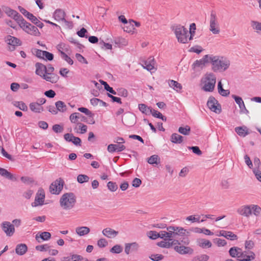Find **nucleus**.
<instances>
[{
  "label": "nucleus",
  "mask_w": 261,
  "mask_h": 261,
  "mask_svg": "<svg viewBox=\"0 0 261 261\" xmlns=\"http://www.w3.org/2000/svg\"><path fill=\"white\" fill-rule=\"evenodd\" d=\"M44 53L45 51L38 49H35L34 50V54L39 58L44 59Z\"/></svg>",
  "instance_id": "5fc2aeb1"
},
{
  "label": "nucleus",
  "mask_w": 261,
  "mask_h": 261,
  "mask_svg": "<svg viewBox=\"0 0 261 261\" xmlns=\"http://www.w3.org/2000/svg\"><path fill=\"white\" fill-rule=\"evenodd\" d=\"M30 110L36 113H40L43 111L44 109L42 106L38 105L37 102H31L29 105Z\"/></svg>",
  "instance_id": "393cba45"
},
{
  "label": "nucleus",
  "mask_w": 261,
  "mask_h": 261,
  "mask_svg": "<svg viewBox=\"0 0 261 261\" xmlns=\"http://www.w3.org/2000/svg\"><path fill=\"white\" fill-rule=\"evenodd\" d=\"M2 229L8 236H12L15 232L14 225L8 221L4 222L2 224Z\"/></svg>",
  "instance_id": "ddd939ff"
},
{
  "label": "nucleus",
  "mask_w": 261,
  "mask_h": 261,
  "mask_svg": "<svg viewBox=\"0 0 261 261\" xmlns=\"http://www.w3.org/2000/svg\"><path fill=\"white\" fill-rule=\"evenodd\" d=\"M251 214L253 213L255 216H258L261 215V208L257 205L251 204Z\"/></svg>",
  "instance_id": "a19ab883"
},
{
  "label": "nucleus",
  "mask_w": 261,
  "mask_h": 261,
  "mask_svg": "<svg viewBox=\"0 0 261 261\" xmlns=\"http://www.w3.org/2000/svg\"><path fill=\"white\" fill-rule=\"evenodd\" d=\"M66 14L65 12L61 9L56 10L54 14V18L58 21H62L65 19Z\"/></svg>",
  "instance_id": "b1692460"
},
{
  "label": "nucleus",
  "mask_w": 261,
  "mask_h": 261,
  "mask_svg": "<svg viewBox=\"0 0 261 261\" xmlns=\"http://www.w3.org/2000/svg\"><path fill=\"white\" fill-rule=\"evenodd\" d=\"M224 237L226 239L231 241L237 240L238 239V236L230 231H226V233L224 236Z\"/></svg>",
  "instance_id": "37998d69"
},
{
  "label": "nucleus",
  "mask_w": 261,
  "mask_h": 261,
  "mask_svg": "<svg viewBox=\"0 0 261 261\" xmlns=\"http://www.w3.org/2000/svg\"><path fill=\"white\" fill-rule=\"evenodd\" d=\"M191 131V128L188 125H186L185 127H179L178 128V132L184 135H189Z\"/></svg>",
  "instance_id": "79ce46f5"
},
{
  "label": "nucleus",
  "mask_w": 261,
  "mask_h": 261,
  "mask_svg": "<svg viewBox=\"0 0 261 261\" xmlns=\"http://www.w3.org/2000/svg\"><path fill=\"white\" fill-rule=\"evenodd\" d=\"M90 228L87 226L77 227L75 228V232L79 236H84L90 232Z\"/></svg>",
  "instance_id": "cd10ccee"
},
{
  "label": "nucleus",
  "mask_w": 261,
  "mask_h": 261,
  "mask_svg": "<svg viewBox=\"0 0 261 261\" xmlns=\"http://www.w3.org/2000/svg\"><path fill=\"white\" fill-rule=\"evenodd\" d=\"M81 119V121H85V117L82 116V115L79 113H72L69 116V119L71 123L79 124V119Z\"/></svg>",
  "instance_id": "aec40b11"
},
{
  "label": "nucleus",
  "mask_w": 261,
  "mask_h": 261,
  "mask_svg": "<svg viewBox=\"0 0 261 261\" xmlns=\"http://www.w3.org/2000/svg\"><path fill=\"white\" fill-rule=\"evenodd\" d=\"M122 251V247L120 245H114L110 250L113 253H120Z\"/></svg>",
  "instance_id": "de8ad7c7"
},
{
  "label": "nucleus",
  "mask_w": 261,
  "mask_h": 261,
  "mask_svg": "<svg viewBox=\"0 0 261 261\" xmlns=\"http://www.w3.org/2000/svg\"><path fill=\"white\" fill-rule=\"evenodd\" d=\"M49 248V246L47 245H38L36 246L35 248L37 250L40 251H46L48 248Z\"/></svg>",
  "instance_id": "0e129e2a"
},
{
  "label": "nucleus",
  "mask_w": 261,
  "mask_h": 261,
  "mask_svg": "<svg viewBox=\"0 0 261 261\" xmlns=\"http://www.w3.org/2000/svg\"><path fill=\"white\" fill-rule=\"evenodd\" d=\"M155 61L154 58L152 57H149L147 61L144 62L143 67L148 71H151L154 69Z\"/></svg>",
  "instance_id": "4be33fe9"
},
{
  "label": "nucleus",
  "mask_w": 261,
  "mask_h": 261,
  "mask_svg": "<svg viewBox=\"0 0 261 261\" xmlns=\"http://www.w3.org/2000/svg\"><path fill=\"white\" fill-rule=\"evenodd\" d=\"M171 141L176 144H180L183 141V137L176 133L173 134L171 136Z\"/></svg>",
  "instance_id": "2f4dec72"
},
{
  "label": "nucleus",
  "mask_w": 261,
  "mask_h": 261,
  "mask_svg": "<svg viewBox=\"0 0 261 261\" xmlns=\"http://www.w3.org/2000/svg\"><path fill=\"white\" fill-rule=\"evenodd\" d=\"M78 110L80 111L81 112L85 113L87 116L92 117L93 116V114L88 109L84 107L79 108L78 109Z\"/></svg>",
  "instance_id": "4d7b16f0"
},
{
  "label": "nucleus",
  "mask_w": 261,
  "mask_h": 261,
  "mask_svg": "<svg viewBox=\"0 0 261 261\" xmlns=\"http://www.w3.org/2000/svg\"><path fill=\"white\" fill-rule=\"evenodd\" d=\"M20 179L23 183L27 185H30L34 182L32 178L28 176H22Z\"/></svg>",
  "instance_id": "8fccbe9b"
},
{
  "label": "nucleus",
  "mask_w": 261,
  "mask_h": 261,
  "mask_svg": "<svg viewBox=\"0 0 261 261\" xmlns=\"http://www.w3.org/2000/svg\"><path fill=\"white\" fill-rule=\"evenodd\" d=\"M0 175L13 181L16 180V178L4 168H0Z\"/></svg>",
  "instance_id": "c85d7f7f"
},
{
  "label": "nucleus",
  "mask_w": 261,
  "mask_h": 261,
  "mask_svg": "<svg viewBox=\"0 0 261 261\" xmlns=\"http://www.w3.org/2000/svg\"><path fill=\"white\" fill-rule=\"evenodd\" d=\"M216 83V75L212 72H207L201 80V89L205 92H212L215 89Z\"/></svg>",
  "instance_id": "7ed1b4c3"
},
{
  "label": "nucleus",
  "mask_w": 261,
  "mask_h": 261,
  "mask_svg": "<svg viewBox=\"0 0 261 261\" xmlns=\"http://www.w3.org/2000/svg\"><path fill=\"white\" fill-rule=\"evenodd\" d=\"M251 26L254 30L257 32L261 31V22L256 21H252L251 22Z\"/></svg>",
  "instance_id": "864d4df0"
},
{
  "label": "nucleus",
  "mask_w": 261,
  "mask_h": 261,
  "mask_svg": "<svg viewBox=\"0 0 261 261\" xmlns=\"http://www.w3.org/2000/svg\"><path fill=\"white\" fill-rule=\"evenodd\" d=\"M97 245L100 248H104L108 245V242L106 239L101 238L98 240Z\"/></svg>",
  "instance_id": "09e8293b"
},
{
  "label": "nucleus",
  "mask_w": 261,
  "mask_h": 261,
  "mask_svg": "<svg viewBox=\"0 0 261 261\" xmlns=\"http://www.w3.org/2000/svg\"><path fill=\"white\" fill-rule=\"evenodd\" d=\"M238 213L246 217H249L251 215V205H244L240 207L238 211Z\"/></svg>",
  "instance_id": "f3484780"
},
{
  "label": "nucleus",
  "mask_w": 261,
  "mask_h": 261,
  "mask_svg": "<svg viewBox=\"0 0 261 261\" xmlns=\"http://www.w3.org/2000/svg\"><path fill=\"white\" fill-rule=\"evenodd\" d=\"M76 202L75 197H61L59 203L61 207L66 211L70 210L73 207Z\"/></svg>",
  "instance_id": "39448f33"
},
{
  "label": "nucleus",
  "mask_w": 261,
  "mask_h": 261,
  "mask_svg": "<svg viewBox=\"0 0 261 261\" xmlns=\"http://www.w3.org/2000/svg\"><path fill=\"white\" fill-rule=\"evenodd\" d=\"M178 41L181 43H187L189 41L188 30L184 26L178 25L173 29Z\"/></svg>",
  "instance_id": "20e7f679"
},
{
  "label": "nucleus",
  "mask_w": 261,
  "mask_h": 261,
  "mask_svg": "<svg viewBox=\"0 0 261 261\" xmlns=\"http://www.w3.org/2000/svg\"><path fill=\"white\" fill-rule=\"evenodd\" d=\"M179 236H189V231L181 227L170 226L167 227V231L159 232V238L165 240L172 241Z\"/></svg>",
  "instance_id": "f257e3e1"
},
{
  "label": "nucleus",
  "mask_w": 261,
  "mask_h": 261,
  "mask_svg": "<svg viewBox=\"0 0 261 261\" xmlns=\"http://www.w3.org/2000/svg\"><path fill=\"white\" fill-rule=\"evenodd\" d=\"M5 12L8 16L12 18H13L14 16H15V14L17 13V12L16 11L10 8H6Z\"/></svg>",
  "instance_id": "052dcab7"
},
{
  "label": "nucleus",
  "mask_w": 261,
  "mask_h": 261,
  "mask_svg": "<svg viewBox=\"0 0 261 261\" xmlns=\"http://www.w3.org/2000/svg\"><path fill=\"white\" fill-rule=\"evenodd\" d=\"M107 186L108 189L111 191H115L118 189L117 184L112 181L108 182Z\"/></svg>",
  "instance_id": "13d9d810"
},
{
  "label": "nucleus",
  "mask_w": 261,
  "mask_h": 261,
  "mask_svg": "<svg viewBox=\"0 0 261 261\" xmlns=\"http://www.w3.org/2000/svg\"><path fill=\"white\" fill-rule=\"evenodd\" d=\"M89 180V176L85 174H80L77 177V180L80 184L88 182Z\"/></svg>",
  "instance_id": "c03bdc74"
},
{
  "label": "nucleus",
  "mask_w": 261,
  "mask_h": 261,
  "mask_svg": "<svg viewBox=\"0 0 261 261\" xmlns=\"http://www.w3.org/2000/svg\"><path fill=\"white\" fill-rule=\"evenodd\" d=\"M75 57L77 59V60L81 63H84L86 64H88L87 60L81 54H76Z\"/></svg>",
  "instance_id": "e2e57ef3"
},
{
  "label": "nucleus",
  "mask_w": 261,
  "mask_h": 261,
  "mask_svg": "<svg viewBox=\"0 0 261 261\" xmlns=\"http://www.w3.org/2000/svg\"><path fill=\"white\" fill-rule=\"evenodd\" d=\"M190 31H189V34L190 35L189 37V40H191L193 39V37L195 34V31L196 30V25L195 23H192L190 27Z\"/></svg>",
  "instance_id": "6e6d98bb"
},
{
  "label": "nucleus",
  "mask_w": 261,
  "mask_h": 261,
  "mask_svg": "<svg viewBox=\"0 0 261 261\" xmlns=\"http://www.w3.org/2000/svg\"><path fill=\"white\" fill-rule=\"evenodd\" d=\"M102 233L109 239H114L118 236L119 232L110 227H107L102 230Z\"/></svg>",
  "instance_id": "dca6fc26"
},
{
  "label": "nucleus",
  "mask_w": 261,
  "mask_h": 261,
  "mask_svg": "<svg viewBox=\"0 0 261 261\" xmlns=\"http://www.w3.org/2000/svg\"><path fill=\"white\" fill-rule=\"evenodd\" d=\"M21 29L27 33L35 36H39L40 34L37 28L31 23L26 22L25 24L22 27Z\"/></svg>",
  "instance_id": "9b49d317"
},
{
  "label": "nucleus",
  "mask_w": 261,
  "mask_h": 261,
  "mask_svg": "<svg viewBox=\"0 0 261 261\" xmlns=\"http://www.w3.org/2000/svg\"><path fill=\"white\" fill-rule=\"evenodd\" d=\"M232 97L234 99L236 102L239 105L240 112L243 114H248V110L246 109L244 102L241 97L232 95Z\"/></svg>",
  "instance_id": "4468645a"
},
{
  "label": "nucleus",
  "mask_w": 261,
  "mask_h": 261,
  "mask_svg": "<svg viewBox=\"0 0 261 261\" xmlns=\"http://www.w3.org/2000/svg\"><path fill=\"white\" fill-rule=\"evenodd\" d=\"M28 250V247L25 244H18L15 248L16 253L19 255L24 254Z\"/></svg>",
  "instance_id": "a878e982"
},
{
  "label": "nucleus",
  "mask_w": 261,
  "mask_h": 261,
  "mask_svg": "<svg viewBox=\"0 0 261 261\" xmlns=\"http://www.w3.org/2000/svg\"><path fill=\"white\" fill-rule=\"evenodd\" d=\"M168 85L173 90L177 92H181L182 89L181 85L177 82L174 80H169Z\"/></svg>",
  "instance_id": "bb28decb"
},
{
  "label": "nucleus",
  "mask_w": 261,
  "mask_h": 261,
  "mask_svg": "<svg viewBox=\"0 0 261 261\" xmlns=\"http://www.w3.org/2000/svg\"><path fill=\"white\" fill-rule=\"evenodd\" d=\"M61 57L70 65L73 64V62L72 60L69 57H68L64 52H61Z\"/></svg>",
  "instance_id": "bf43d9fd"
},
{
  "label": "nucleus",
  "mask_w": 261,
  "mask_h": 261,
  "mask_svg": "<svg viewBox=\"0 0 261 261\" xmlns=\"http://www.w3.org/2000/svg\"><path fill=\"white\" fill-rule=\"evenodd\" d=\"M212 69L214 72H223L230 66V61L227 58L211 55Z\"/></svg>",
  "instance_id": "f03ea898"
},
{
  "label": "nucleus",
  "mask_w": 261,
  "mask_h": 261,
  "mask_svg": "<svg viewBox=\"0 0 261 261\" xmlns=\"http://www.w3.org/2000/svg\"><path fill=\"white\" fill-rule=\"evenodd\" d=\"M122 122L126 126H133L136 123V116L132 113L127 112L123 116Z\"/></svg>",
  "instance_id": "9d476101"
},
{
  "label": "nucleus",
  "mask_w": 261,
  "mask_h": 261,
  "mask_svg": "<svg viewBox=\"0 0 261 261\" xmlns=\"http://www.w3.org/2000/svg\"><path fill=\"white\" fill-rule=\"evenodd\" d=\"M218 93L223 96H227L229 95L230 92L228 90H225L223 88L221 81H219L218 83Z\"/></svg>",
  "instance_id": "72a5a7b5"
},
{
  "label": "nucleus",
  "mask_w": 261,
  "mask_h": 261,
  "mask_svg": "<svg viewBox=\"0 0 261 261\" xmlns=\"http://www.w3.org/2000/svg\"><path fill=\"white\" fill-rule=\"evenodd\" d=\"M175 250L181 254H192L193 252V250L189 247H186L184 246H176L174 247Z\"/></svg>",
  "instance_id": "a211bd4d"
},
{
  "label": "nucleus",
  "mask_w": 261,
  "mask_h": 261,
  "mask_svg": "<svg viewBox=\"0 0 261 261\" xmlns=\"http://www.w3.org/2000/svg\"><path fill=\"white\" fill-rule=\"evenodd\" d=\"M64 181L59 178L54 181L49 186V192L51 194L58 195L63 189Z\"/></svg>",
  "instance_id": "423d86ee"
},
{
  "label": "nucleus",
  "mask_w": 261,
  "mask_h": 261,
  "mask_svg": "<svg viewBox=\"0 0 261 261\" xmlns=\"http://www.w3.org/2000/svg\"><path fill=\"white\" fill-rule=\"evenodd\" d=\"M6 41L9 45H11V47H9V50L11 51H13L15 46L21 44V42L19 39L10 35L7 37Z\"/></svg>",
  "instance_id": "f8f14e48"
},
{
  "label": "nucleus",
  "mask_w": 261,
  "mask_h": 261,
  "mask_svg": "<svg viewBox=\"0 0 261 261\" xmlns=\"http://www.w3.org/2000/svg\"><path fill=\"white\" fill-rule=\"evenodd\" d=\"M147 236L151 239L155 240L159 238V232L155 231H149L147 233Z\"/></svg>",
  "instance_id": "3c124183"
},
{
  "label": "nucleus",
  "mask_w": 261,
  "mask_h": 261,
  "mask_svg": "<svg viewBox=\"0 0 261 261\" xmlns=\"http://www.w3.org/2000/svg\"><path fill=\"white\" fill-rule=\"evenodd\" d=\"M160 158H159L158 155H152L149 158H148L147 162L149 164L153 165L154 164H158V163L160 162Z\"/></svg>",
  "instance_id": "ea45409f"
},
{
  "label": "nucleus",
  "mask_w": 261,
  "mask_h": 261,
  "mask_svg": "<svg viewBox=\"0 0 261 261\" xmlns=\"http://www.w3.org/2000/svg\"><path fill=\"white\" fill-rule=\"evenodd\" d=\"M42 77L46 81L51 83H56L59 79V77L53 73H46Z\"/></svg>",
  "instance_id": "6ab92c4d"
},
{
  "label": "nucleus",
  "mask_w": 261,
  "mask_h": 261,
  "mask_svg": "<svg viewBox=\"0 0 261 261\" xmlns=\"http://www.w3.org/2000/svg\"><path fill=\"white\" fill-rule=\"evenodd\" d=\"M139 247V244L136 242L126 243L125 244L124 252L126 254H129L133 252L137 251Z\"/></svg>",
  "instance_id": "2eb2a0df"
},
{
  "label": "nucleus",
  "mask_w": 261,
  "mask_h": 261,
  "mask_svg": "<svg viewBox=\"0 0 261 261\" xmlns=\"http://www.w3.org/2000/svg\"><path fill=\"white\" fill-rule=\"evenodd\" d=\"M210 30L213 34H218L220 32L217 16L215 13H211L210 16Z\"/></svg>",
  "instance_id": "6e6552de"
},
{
  "label": "nucleus",
  "mask_w": 261,
  "mask_h": 261,
  "mask_svg": "<svg viewBox=\"0 0 261 261\" xmlns=\"http://www.w3.org/2000/svg\"><path fill=\"white\" fill-rule=\"evenodd\" d=\"M198 245L202 248H210L212 246V243L207 240L201 239L198 241Z\"/></svg>",
  "instance_id": "4c0bfd02"
},
{
  "label": "nucleus",
  "mask_w": 261,
  "mask_h": 261,
  "mask_svg": "<svg viewBox=\"0 0 261 261\" xmlns=\"http://www.w3.org/2000/svg\"><path fill=\"white\" fill-rule=\"evenodd\" d=\"M208 108L213 112L219 114L221 112V106L216 98L211 96L208 98L207 102Z\"/></svg>",
  "instance_id": "0eeeda50"
},
{
  "label": "nucleus",
  "mask_w": 261,
  "mask_h": 261,
  "mask_svg": "<svg viewBox=\"0 0 261 261\" xmlns=\"http://www.w3.org/2000/svg\"><path fill=\"white\" fill-rule=\"evenodd\" d=\"M18 24L19 27L21 28L27 22L22 17L21 15H20L18 12L14 16L13 18Z\"/></svg>",
  "instance_id": "c9c22d12"
},
{
  "label": "nucleus",
  "mask_w": 261,
  "mask_h": 261,
  "mask_svg": "<svg viewBox=\"0 0 261 261\" xmlns=\"http://www.w3.org/2000/svg\"><path fill=\"white\" fill-rule=\"evenodd\" d=\"M186 220L191 221L192 223H194L195 222H200V216H195V215H191L188 216L186 218Z\"/></svg>",
  "instance_id": "603ef678"
},
{
  "label": "nucleus",
  "mask_w": 261,
  "mask_h": 261,
  "mask_svg": "<svg viewBox=\"0 0 261 261\" xmlns=\"http://www.w3.org/2000/svg\"><path fill=\"white\" fill-rule=\"evenodd\" d=\"M209 259V256L205 254H202L194 257L192 261H207Z\"/></svg>",
  "instance_id": "a18cd8bd"
},
{
  "label": "nucleus",
  "mask_w": 261,
  "mask_h": 261,
  "mask_svg": "<svg viewBox=\"0 0 261 261\" xmlns=\"http://www.w3.org/2000/svg\"><path fill=\"white\" fill-rule=\"evenodd\" d=\"M236 133L241 137H245L249 134L248 129L246 126L237 127L235 128Z\"/></svg>",
  "instance_id": "c756f323"
},
{
  "label": "nucleus",
  "mask_w": 261,
  "mask_h": 261,
  "mask_svg": "<svg viewBox=\"0 0 261 261\" xmlns=\"http://www.w3.org/2000/svg\"><path fill=\"white\" fill-rule=\"evenodd\" d=\"M208 63H211V55H206L202 59L196 60L192 67L193 69H203Z\"/></svg>",
  "instance_id": "1a4fd4ad"
},
{
  "label": "nucleus",
  "mask_w": 261,
  "mask_h": 261,
  "mask_svg": "<svg viewBox=\"0 0 261 261\" xmlns=\"http://www.w3.org/2000/svg\"><path fill=\"white\" fill-rule=\"evenodd\" d=\"M53 129L55 132L59 133L62 132L63 127L59 124H55L53 126Z\"/></svg>",
  "instance_id": "338daca9"
},
{
  "label": "nucleus",
  "mask_w": 261,
  "mask_h": 261,
  "mask_svg": "<svg viewBox=\"0 0 261 261\" xmlns=\"http://www.w3.org/2000/svg\"><path fill=\"white\" fill-rule=\"evenodd\" d=\"M241 251H242V250L239 248L232 247L229 249V252L230 256L233 257H241V255H239L240 253H241Z\"/></svg>",
  "instance_id": "e433bc0d"
},
{
  "label": "nucleus",
  "mask_w": 261,
  "mask_h": 261,
  "mask_svg": "<svg viewBox=\"0 0 261 261\" xmlns=\"http://www.w3.org/2000/svg\"><path fill=\"white\" fill-rule=\"evenodd\" d=\"M99 44L101 45V47L103 49H111L112 48L111 44L105 43L102 40L99 42Z\"/></svg>",
  "instance_id": "680f3d73"
},
{
  "label": "nucleus",
  "mask_w": 261,
  "mask_h": 261,
  "mask_svg": "<svg viewBox=\"0 0 261 261\" xmlns=\"http://www.w3.org/2000/svg\"><path fill=\"white\" fill-rule=\"evenodd\" d=\"M45 197H35L34 201L32 203L33 207H37L38 206L42 205L44 204H47V202H45Z\"/></svg>",
  "instance_id": "7c9ffc66"
},
{
  "label": "nucleus",
  "mask_w": 261,
  "mask_h": 261,
  "mask_svg": "<svg viewBox=\"0 0 261 261\" xmlns=\"http://www.w3.org/2000/svg\"><path fill=\"white\" fill-rule=\"evenodd\" d=\"M56 107L58 111L64 112L67 110V106L62 101H58L55 103Z\"/></svg>",
  "instance_id": "f704fd0d"
},
{
  "label": "nucleus",
  "mask_w": 261,
  "mask_h": 261,
  "mask_svg": "<svg viewBox=\"0 0 261 261\" xmlns=\"http://www.w3.org/2000/svg\"><path fill=\"white\" fill-rule=\"evenodd\" d=\"M189 149L190 150H192V151L198 155H200L202 154V151L200 150L199 148L197 146H192V147H189Z\"/></svg>",
  "instance_id": "774afa93"
},
{
  "label": "nucleus",
  "mask_w": 261,
  "mask_h": 261,
  "mask_svg": "<svg viewBox=\"0 0 261 261\" xmlns=\"http://www.w3.org/2000/svg\"><path fill=\"white\" fill-rule=\"evenodd\" d=\"M117 94L119 96L126 97L128 96L127 90L124 88H119L117 89Z\"/></svg>",
  "instance_id": "49530a36"
},
{
  "label": "nucleus",
  "mask_w": 261,
  "mask_h": 261,
  "mask_svg": "<svg viewBox=\"0 0 261 261\" xmlns=\"http://www.w3.org/2000/svg\"><path fill=\"white\" fill-rule=\"evenodd\" d=\"M254 244L252 241H246L245 243V247L246 249L250 250L254 247Z\"/></svg>",
  "instance_id": "69168bd1"
},
{
  "label": "nucleus",
  "mask_w": 261,
  "mask_h": 261,
  "mask_svg": "<svg viewBox=\"0 0 261 261\" xmlns=\"http://www.w3.org/2000/svg\"><path fill=\"white\" fill-rule=\"evenodd\" d=\"M51 238V234L47 231H44L41 232L40 234H37L35 237L36 240L40 243V239L43 241H47Z\"/></svg>",
  "instance_id": "5701e85b"
},
{
  "label": "nucleus",
  "mask_w": 261,
  "mask_h": 261,
  "mask_svg": "<svg viewBox=\"0 0 261 261\" xmlns=\"http://www.w3.org/2000/svg\"><path fill=\"white\" fill-rule=\"evenodd\" d=\"M170 241L164 240L158 243V245L161 247L169 248L172 246V245L174 244V241L172 242H170Z\"/></svg>",
  "instance_id": "58836bf2"
},
{
  "label": "nucleus",
  "mask_w": 261,
  "mask_h": 261,
  "mask_svg": "<svg viewBox=\"0 0 261 261\" xmlns=\"http://www.w3.org/2000/svg\"><path fill=\"white\" fill-rule=\"evenodd\" d=\"M138 107L139 110L143 114L149 115L151 112L152 109L144 103L139 104Z\"/></svg>",
  "instance_id": "473e14b6"
},
{
  "label": "nucleus",
  "mask_w": 261,
  "mask_h": 261,
  "mask_svg": "<svg viewBox=\"0 0 261 261\" xmlns=\"http://www.w3.org/2000/svg\"><path fill=\"white\" fill-rule=\"evenodd\" d=\"M35 67L36 73L42 77L46 73L47 67L40 63H36Z\"/></svg>",
  "instance_id": "412c9836"
}]
</instances>
